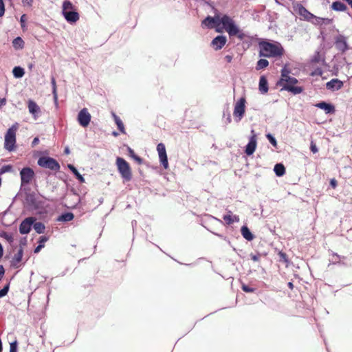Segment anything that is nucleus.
<instances>
[{"mask_svg":"<svg viewBox=\"0 0 352 352\" xmlns=\"http://www.w3.org/2000/svg\"><path fill=\"white\" fill-rule=\"evenodd\" d=\"M258 48L260 57L280 58L285 54L283 45L277 41L261 39L258 41Z\"/></svg>","mask_w":352,"mask_h":352,"instance_id":"nucleus-1","label":"nucleus"},{"mask_svg":"<svg viewBox=\"0 0 352 352\" xmlns=\"http://www.w3.org/2000/svg\"><path fill=\"white\" fill-rule=\"evenodd\" d=\"M290 70L287 66L281 69V77L278 82V85L282 87L283 89L287 90L294 94H298L302 92L303 89L299 86H295L298 83V80L289 76Z\"/></svg>","mask_w":352,"mask_h":352,"instance_id":"nucleus-2","label":"nucleus"},{"mask_svg":"<svg viewBox=\"0 0 352 352\" xmlns=\"http://www.w3.org/2000/svg\"><path fill=\"white\" fill-rule=\"evenodd\" d=\"M220 25H223L230 37L236 36L242 41L246 36L245 34L235 24L234 20L226 14L222 16H219L218 27Z\"/></svg>","mask_w":352,"mask_h":352,"instance_id":"nucleus-3","label":"nucleus"},{"mask_svg":"<svg viewBox=\"0 0 352 352\" xmlns=\"http://www.w3.org/2000/svg\"><path fill=\"white\" fill-rule=\"evenodd\" d=\"M19 124L16 122L10 127L5 135L4 148L8 151H12L16 147V133Z\"/></svg>","mask_w":352,"mask_h":352,"instance_id":"nucleus-4","label":"nucleus"},{"mask_svg":"<svg viewBox=\"0 0 352 352\" xmlns=\"http://www.w3.org/2000/svg\"><path fill=\"white\" fill-rule=\"evenodd\" d=\"M116 165L121 177L126 182L132 179V171L129 164L122 157H117Z\"/></svg>","mask_w":352,"mask_h":352,"instance_id":"nucleus-5","label":"nucleus"},{"mask_svg":"<svg viewBox=\"0 0 352 352\" xmlns=\"http://www.w3.org/2000/svg\"><path fill=\"white\" fill-rule=\"evenodd\" d=\"M38 164L43 168H49L54 171L59 170L60 168L58 162L50 157H41L38 160Z\"/></svg>","mask_w":352,"mask_h":352,"instance_id":"nucleus-6","label":"nucleus"},{"mask_svg":"<svg viewBox=\"0 0 352 352\" xmlns=\"http://www.w3.org/2000/svg\"><path fill=\"white\" fill-rule=\"evenodd\" d=\"M245 98L242 97L234 104L233 115L237 118V121H240L245 114Z\"/></svg>","mask_w":352,"mask_h":352,"instance_id":"nucleus-7","label":"nucleus"},{"mask_svg":"<svg viewBox=\"0 0 352 352\" xmlns=\"http://www.w3.org/2000/svg\"><path fill=\"white\" fill-rule=\"evenodd\" d=\"M157 151L161 164L165 169H167L168 168V162L165 145L163 143H159L157 146Z\"/></svg>","mask_w":352,"mask_h":352,"instance_id":"nucleus-8","label":"nucleus"},{"mask_svg":"<svg viewBox=\"0 0 352 352\" xmlns=\"http://www.w3.org/2000/svg\"><path fill=\"white\" fill-rule=\"evenodd\" d=\"M21 184H29L34 176V170L29 167L22 168L20 172Z\"/></svg>","mask_w":352,"mask_h":352,"instance_id":"nucleus-9","label":"nucleus"},{"mask_svg":"<svg viewBox=\"0 0 352 352\" xmlns=\"http://www.w3.org/2000/svg\"><path fill=\"white\" fill-rule=\"evenodd\" d=\"M91 118V114L89 113L87 109L86 108L82 109L78 113V121L79 124L83 127H86L89 124Z\"/></svg>","mask_w":352,"mask_h":352,"instance_id":"nucleus-10","label":"nucleus"},{"mask_svg":"<svg viewBox=\"0 0 352 352\" xmlns=\"http://www.w3.org/2000/svg\"><path fill=\"white\" fill-rule=\"evenodd\" d=\"M252 135L250 138V141L245 147V152L248 155H252L256 148L257 145V138L254 130L251 131Z\"/></svg>","mask_w":352,"mask_h":352,"instance_id":"nucleus-11","label":"nucleus"},{"mask_svg":"<svg viewBox=\"0 0 352 352\" xmlns=\"http://www.w3.org/2000/svg\"><path fill=\"white\" fill-rule=\"evenodd\" d=\"M35 219L34 217H28L24 219L19 226V232L22 234H28L31 230L32 225L34 223Z\"/></svg>","mask_w":352,"mask_h":352,"instance_id":"nucleus-12","label":"nucleus"},{"mask_svg":"<svg viewBox=\"0 0 352 352\" xmlns=\"http://www.w3.org/2000/svg\"><path fill=\"white\" fill-rule=\"evenodd\" d=\"M335 45L336 48L342 53L349 50L346 38L343 35L340 34L336 37Z\"/></svg>","mask_w":352,"mask_h":352,"instance_id":"nucleus-13","label":"nucleus"},{"mask_svg":"<svg viewBox=\"0 0 352 352\" xmlns=\"http://www.w3.org/2000/svg\"><path fill=\"white\" fill-rule=\"evenodd\" d=\"M227 42V38L225 36L219 35L216 36L211 42V46L214 50L217 51L223 48Z\"/></svg>","mask_w":352,"mask_h":352,"instance_id":"nucleus-14","label":"nucleus"},{"mask_svg":"<svg viewBox=\"0 0 352 352\" xmlns=\"http://www.w3.org/2000/svg\"><path fill=\"white\" fill-rule=\"evenodd\" d=\"M62 14L65 20L69 23H75L80 19V15L76 10L68 12H63Z\"/></svg>","mask_w":352,"mask_h":352,"instance_id":"nucleus-15","label":"nucleus"},{"mask_svg":"<svg viewBox=\"0 0 352 352\" xmlns=\"http://www.w3.org/2000/svg\"><path fill=\"white\" fill-rule=\"evenodd\" d=\"M343 82L338 78L331 79L326 84V87L330 90H339L343 87Z\"/></svg>","mask_w":352,"mask_h":352,"instance_id":"nucleus-16","label":"nucleus"},{"mask_svg":"<svg viewBox=\"0 0 352 352\" xmlns=\"http://www.w3.org/2000/svg\"><path fill=\"white\" fill-rule=\"evenodd\" d=\"M28 108L29 112L36 118L41 113L39 106L32 100H29L28 102Z\"/></svg>","mask_w":352,"mask_h":352,"instance_id":"nucleus-17","label":"nucleus"},{"mask_svg":"<svg viewBox=\"0 0 352 352\" xmlns=\"http://www.w3.org/2000/svg\"><path fill=\"white\" fill-rule=\"evenodd\" d=\"M218 20L219 16H208L202 21V24L209 28L218 27Z\"/></svg>","mask_w":352,"mask_h":352,"instance_id":"nucleus-18","label":"nucleus"},{"mask_svg":"<svg viewBox=\"0 0 352 352\" xmlns=\"http://www.w3.org/2000/svg\"><path fill=\"white\" fill-rule=\"evenodd\" d=\"M298 13L300 16H303L307 20H310L314 17V15L309 12L301 4L297 5Z\"/></svg>","mask_w":352,"mask_h":352,"instance_id":"nucleus-19","label":"nucleus"},{"mask_svg":"<svg viewBox=\"0 0 352 352\" xmlns=\"http://www.w3.org/2000/svg\"><path fill=\"white\" fill-rule=\"evenodd\" d=\"M316 107L321 109H323L326 113H333L335 112L334 106L325 102L317 103L316 104Z\"/></svg>","mask_w":352,"mask_h":352,"instance_id":"nucleus-20","label":"nucleus"},{"mask_svg":"<svg viewBox=\"0 0 352 352\" xmlns=\"http://www.w3.org/2000/svg\"><path fill=\"white\" fill-rule=\"evenodd\" d=\"M258 89L262 94H266L268 91V82L264 76L260 77Z\"/></svg>","mask_w":352,"mask_h":352,"instance_id":"nucleus-21","label":"nucleus"},{"mask_svg":"<svg viewBox=\"0 0 352 352\" xmlns=\"http://www.w3.org/2000/svg\"><path fill=\"white\" fill-rule=\"evenodd\" d=\"M223 219L228 225L232 224L234 222L239 221V216L232 214L231 211H229L228 214H225L223 217Z\"/></svg>","mask_w":352,"mask_h":352,"instance_id":"nucleus-22","label":"nucleus"},{"mask_svg":"<svg viewBox=\"0 0 352 352\" xmlns=\"http://www.w3.org/2000/svg\"><path fill=\"white\" fill-rule=\"evenodd\" d=\"M241 232L243 238L249 241H252L254 238L253 234L250 232V230L246 226H243L241 227Z\"/></svg>","mask_w":352,"mask_h":352,"instance_id":"nucleus-23","label":"nucleus"},{"mask_svg":"<svg viewBox=\"0 0 352 352\" xmlns=\"http://www.w3.org/2000/svg\"><path fill=\"white\" fill-rule=\"evenodd\" d=\"M25 42L21 37L18 36L12 41V46L15 50H21L24 47Z\"/></svg>","mask_w":352,"mask_h":352,"instance_id":"nucleus-24","label":"nucleus"},{"mask_svg":"<svg viewBox=\"0 0 352 352\" xmlns=\"http://www.w3.org/2000/svg\"><path fill=\"white\" fill-rule=\"evenodd\" d=\"M74 10H76V8L70 1L66 0L63 3L62 12L72 11Z\"/></svg>","mask_w":352,"mask_h":352,"instance_id":"nucleus-25","label":"nucleus"},{"mask_svg":"<svg viewBox=\"0 0 352 352\" xmlns=\"http://www.w3.org/2000/svg\"><path fill=\"white\" fill-rule=\"evenodd\" d=\"M331 8L336 11H344L346 10V6L340 1H335L332 3Z\"/></svg>","mask_w":352,"mask_h":352,"instance_id":"nucleus-26","label":"nucleus"},{"mask_svg":"<svg viewBox=\"0 0 352 352\" xmlns=\"http://www.w3.org/2000/svg\"><path fill=\"white\" fill-rule=\"evenodd\" d=\"M274 170L276 175L278 177L283 176L285 173V168L282 164H276L274 166Z\"/></svg>","mask_w":352,"mask_h":352,"instance_id":"nucleus-27","label":"nucleus"},{"mask_svg":"<svg viewBox=\"0 0 352 352\" xmlns=\"http://www.w3.org/2000/svg\"><path fill=\"white\" fill-rule=\"evenodd\" d=\"M269 65V61L267 59H259L256 65V69L260 70L266 68Z\"/></svg>","mask_w":352,"mask_h":352,"instance_id":"nucleus-28","label":"nucleus"},{"mask_svg":"<svg viewBox=\"0 0 352 352\" xmlns=\"http://www.w3.org/2000/svg\"><path fill=\"white\" fill-rule=\"evenodd\" d=\"M68 168L76 175V178L80 181V182H81V183L85 182L84 177L79 173L78 170L73 165L69 164Z\"/></svg>","mask_w":352,"mask_h":352,"instance_id":"nucleus-29","label":"nucleus"},{"mask_svg":"<svg viewBox=\"0 0 352 352\" xmlns=\"http://www.w3.org/2000/svg\"><path fill=\"white\" fill-rule=\"evenodd\" d=\"M12 73L15 78H21L25 74L24 69L21 67H14Z\"/></svg>","mask_w":352,"mask_h":352,"instance_id":"nucleus-30","label":"nucleus"},{"mask_svg":"<svg viewBox=\"0 0 352 352\" xmlns=\"http://www.w3.org/2000/svg\"><path fill=\"white\" fill-rule=\"evenodd\" d=\"M113 116L114 120L118 126V129L120 130V131L121 133H125L124 126V124L122 123V120L115 113H113Z\"/></svg>","mask_w":352,"mask_h":352,"instance_id":"nucleus-31","label":"nucleus"},{"mask_svg":"<svg viewBox=\"0 0 352 352\" xmlns=\"http://www.w3.org/2000/svg\"><path fill=\"white\" fill-rule=\"evenodd\" d=\"M74 217V215L72 212H67L65 214H63L61 216L59 217L58 220L63 221H72Z\"/></svg>","mask_w":352,"mask_h":352,"instance_id":"nucleus-32","label":"nucleus"},{"mask_svg":"<svg viewBox=\"0 0 352 352\" xmlns=\"http://www.w3.org/2000/svg\"><path fill=\"white\" fill-rule=\"evenodd\" d=\"M45 227L44 224L41 222H36L34 224V229L38 234L43 233L45 231Z\"/></svg>","mask_w":352,"mask_h":352,"instance_id":"nucleus-33","label":"nucleus"},{"mask_svg":"<svg viewBox=\"0 0 352 352\" xmlns=\"http://www.w3.org/2000/svg\"><path fill=\"white\" fill-rule=\"evenodd\" d=\"M1 236L4 238L9 243H12L14 241L13 236L7 232H3Z\"/></svg>","mask_w":352,"mask_h":352,"instance_id":"nucleus-34","label":"nucleus"},{"mask_svg":"<svg viewBox=\"0 0 352 352\" xmlns=\"http://www.w3.org/2000/svg\"><path fill=\"white\" fill-rule=\"evenodd\" d=\"M266 138H267V140H269V142L274 146V147H276L277 146V142L276 140V139L274 138V137L271 135L270 133H268L266 135Z\"/></svg>","mask_w":352,"mask_h":352,"instance_id":"nucleus-35","label":"nucleus"},{"mask_svg":"<svg viewBox=\"0 0 352 352\" xmlns=\"http://www.w3.org/2000/svg\"><path fill=\"white\" fill-rule=\"evenodd\" d=\"M241 289L243 292H247V293H253L255 292L254 288L250 287L245 284L242 285Z\"/></svg>","mask_w":352,"mask_h":352,"instance_id":"nucleus-36","label":"nucleus"},{"mask_svg":"<svg viewBox=\"0 0 352 352\" xmlns=\"http://www.w3.org/2000/svg\"><path fill=\"white\" fill-rule=\"evenodd\" d=\"M9 290V285H6L2 289L0 290V298L5 296Z\"/></svg>","mask_w":352,"mask_h":352,"instance_id":"nucleus-37","label":"nucleus"},{"mask_svg":"<svg viewBox=\"0 0 352 352\" xmlns=\"http://www.w3.org/2000/svg\"><path fill=\"white\" fill-rule=\"evenodd\" d=\"M17 342L16 341L12 342L10 346V352H16Z\"/></svg>","mask_w":352,"mask_h":352,"instance_id":"nucleus-38","label":"nucleus"},{"mask_svg":"<svg viewBox=\"0 0 352 352\" xmlns=\"http://www.w3.org/2000/svg\"><path fill=\"white\" fill-rule=\"evenodd\" d=\"M5 13V6L3 0H0V17L3 16Z\"/></svg>","mask_w":352,"mask_h":352,"instance_id":"nucleus-39","label":"nucleus"},{"mask_svg":"<svg viewBox=\"0 0 352 352\" xmlns=\"http://www.w3.org/2000/svg\"><path fill=\"white\" fill-rule=\"evenodd\" d=\"M48 241V237L46 236H41L39 238L38 243L45 245V243Z\"/></svg>","mask_w":352,"mask_h":352,"instance_id":"nucleus-40","label":"nucleus"},{"mask_svg":"<svg viewBox=\"0 0 352 352\" xmlns=\"http://www.w3.org/2000/svg\"><path fill=\"white\" fill-rule=\"evenodd\" d=\"M23 256V250L20 249L18 252V253L15 255V259L17 261H21Z\"/></svg>","mask_w":352,"mask_h":352,"instance_id":"nucleus-41","label":"nucleus"},{"mask_svg":"<svg viewBox=\"0 0 352 352\" xmlns=\"http://www.w3.org/2000/svg\"><path fill=\"white\" fill-rule=\"evenodd\" d=\"M22 3L23 6L32 7L33 3V0H22Z\"/></svg>","mask_w":352,"mask_h":352,"instance_id":"nucleus-42","label":"nucleus"},{"mask_svg":"<svg viewBox=\"0 0 352 352\" xmlns=\"http://www.w3.org/2000/svg\"><path fill=\"white\" fill-rule=\"evenodd\" d=\"M52 84L53 85V94L54 95V97L56 98V85L54 78H52Z\"/></svg>","mask_w":352,"mask_h":352,"instance_id":"nucleus-43","label":"nucleus"},{"mask_svg":"<svg viewBox=\"0 0 352 352\" xmlns=\"http://www.w3.org/2000/svg\"><path fill=\"white\" fill-rule=\"evenodd\" d=\"M310 149L314 153H316L318 151V149L314 142H311Z\"/></svg>","mask_w":352,"mask_h":352,"instance_id":"nucleus-44","label":"nucleus"},{"mask_svg":"<svg viewBox=\"0 0 352 352\" xmlns=\"http://www.w3.org/2000/svg\"><path fill=\"white\" fill-rule=\"evenodd\" d=\"M320 54L318 52H317L314 56L312 58V62L313 63H319L320 62Z\"/></svg>","mask_w":352,"mask_h":352,"instance_id":"nucleus-45","label":"nucleus"},{"mask_svg":"<svg viewBox=\"0 0 352 352\" xmlns=\"http://www.w3.org/2000/svg\"><path fill=\"white\" fill-rule=\"evenodd\" d=\"M11 169H12V166L10 165L4 166H3V168L1 169V173L10 171Z\"/></svg>","mask_w":352,"mask_h":352,"instance_id":"nucleus-46","label":"nucleus"},{"mask_svg":"<svg viewBox=\"0 0 352 352\" xmlns=\"http://www.w3.org/2000/svg\"><path fill=\"white\" fill-rule=\"evenodd\" d=\"M25 19H26V16L25 14H23L21 16V19H20V22H21V27L23 28L25 25Z\"/></svg>","mask_w":352,"mask_h":352,"instance_id":"nucleus-47","label":"nucleus"},{"mask_svg":"<svg viewBox=\"0 0 352 352\" xmlns=\"http://www.w3.org/2000/svg\"><path fill=\"white\" fill-rule=\"evenodd\" d=\"M278 255L280 257V258H282L284 261H285V262L287 261V254L285 253L280 252L278 253Z\"/></svg>","mask_w":352,"mask_h":352,"instance_id":"nucleus-48","label":"nucleus"},{"mask_svg":"<svg viewBox=\"0 0 352 352\" xmlns=\"http://www.w3.org/2000/svg\"><path fill=\"white\" fill-rule=\"evenodd\" d=\"M132 157L140 164L142 163V159L136 155H132Z\"/></svg>","mask_w":352,"mask_h":352,"instance_id":"nucleus-49","label":"nucleus"},{"mask_svg":"<svg viewBox=\"0 0 352 352\" xmlns=\"http://www.w3.org/2000/svg\"><path fill=\"white\" fill-rule=\"evenodd\" d=\"M330 184L333 188H336L338 185L337 180L336 179H331L330 181Z\"/></svg>","mask_w":352,"mask_h":352,"instance_id":"nucleus-50","label":"nucleus"},{"mask_svg":"<svg viewBox=\"0 0 352 352\" xmlns=\"http://www.w3.org/2000/svg\"><path fill=\"white\" fill-rule=\"evenodd\" d=\"M43 248H44V245L38 244V245L34 249V253H38Z\"/></svg>","mask_w":352,"mask_h":352,"instance_id":"nucleus-51","label":"nucleus"},{"mask_svg":"<svg viewBox=\"0 0 352 352\" xmlns=\"http://www.w3.org/2000/svg\"><path fill=\"white\" fill-rule=\"evenodd\" d=\"M39 142V139L38 138H34L32 142V146L34 147L35 146L36 144H38Z\"/></svg>","mask_w":352,"mask_h":352,"instance_id":"nucleus-52","label":"nucleus"},{"mask_svg":"<svg viewBox=\"0 0 352 352\" xmlns=\"http://www.w3.org/2000/svg\"><path fill=\"white\" fill-rule=\"evenodd\" d=\"M251 258L254 261H258L259 260V256L258 255H251Z\"/></svg>","mask_w":352,"mask_h":352,"instance_id":"nucleus-53","label":"nucleus"},{"mask_svg":"<svg viewBox=\"0 0 352 352\" xmlns=\"http://www.w3.org/2000/svg\"><path fill=\"white\" fill-rule=\"evenodd\" d=\"M225 58L226 59L227 62L230 63L232 60V56L230 55L226 56Z\"/></svg>","mask_w":352,"mask_h":352,"instance_id":"nucleus-54","label":"nucleus"},{"mask_svg":"<svg viewBox=\"0 0 352 352\" xmlns=\"http://www.w3.org/2000/svg\"><path fill=\"white\" fill-rule=\"evenodd\" d=\"M288 287L290 289H294V284L292 283V282H289L288 284Z\"/></svg>","mask_w":352,"mask_h":352,"instance_id":"nucleus-55","label":"nucleus"},{"mask_svg":"<svg viewBox=\"0 0 352 352\" xmlns=\"http://www.w3.org/2000/svg\"><path fill=\"white\" fill-rule=\"evenodd\" d=\"M129 151L131 157H132V155H135L133 150H132L131 148H129Z\"/></svg>","mask_w":352,"mask_h":352,"instance_id":"nucleus-56","label":"nucleus"},{"mask_svg":"<svg viewBox=\"0 0 352 352\" xmlns=\"http://www.w3.org/2000/svg\"><path fill=\"white\" fill-rule=\"evenodd\" d=\"M348 3H349V5H350V6H351V7L352 8V0L349 1L348 2Z\"/></svg>","mask_w":352,"mask_h":352,"instance_id":"nucleus-57","label":"nucleus"},{"mask_svg":"<svg viewBox=\"0 0 352 352\" xmlns=\"http://www.w3.org/2000/svg\"><path fill=\"white\" fill-rule=\"evenodd\" d=\"M65 151L66 153H69V149L66 148Z\"/></svg>","mask_w":352,"mask_h":352,"instance_id":"nucleus-58","label":"nucleus"}]
</instances>
